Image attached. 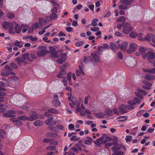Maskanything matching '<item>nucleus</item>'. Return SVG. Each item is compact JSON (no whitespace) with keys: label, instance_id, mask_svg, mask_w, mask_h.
Here are the masks:
<instances>
[{"label":"nucleus","instance_id":"4d7b16f0","mask_svg":"<svg viewBox=\"0 0 155 155\" xmlns=\"http://www.w3.org/2000/svg\"><path fill=\"white\" fill-rule=\"evenodd\" d=\"M91 97L90 96H88L85 97L84 100V104H87L88 101H89V99Z\"/></svg>","mask_w":155,"mask_h":155},{"label":"nucleus","instance_id":"e433bc0d","mask_svg":"<svg viewBox=\"0 0 155 155\" xmlns=\"http://www.w3.org/2000/svg\"><path fill=\"white\" fill-rule=\"evenodd\" d=\"M117 142V141H115L114 142H110L106 143L105 147L106 148H108L109 147L113 146V145H115V144Z\"/></svg>","mask_w":155,"mask_h":155},{"label":"nucleus","instance_id":"bb28decb","mask_svg":"<svg viewBox=\"0 0 155 155\" xmlns=\"http://www.w3.org/2000/svg\"><path fill=\"white\" fill-rule=\"evenodd\" d=\"M44 123V122L42 120H38L34 122V125L36 127H39L42 126Z\"/></svg>","mask_w":155,"mask_h":155},{"label":"nucleus","instance_id":"39448f33","mask_svg":"<svg viewBox=\"0 0 155 155\" xmlns=\"http://www.w3.org/2000/svg\"><path fill=\"white\" fill-rule=\"evenodd\" d=\"M123 32L125 34H129L133 29V28L130 24L124 23L123 24Z\"/></svg>","mask_w":155,"mask_h":155},{"label":"nucleus","instance_id":"13d9d810","mask_svg":"<svg viewBox=\"0 0 155 155\" xmlns=\"http://www.w3.org/2000/svg\"><path fill=\"white\" fill-rule=\"evenodd\" d=\"M56 147L54 146H49L47 147V150H55Z\"/></svg>","mask_w":155,"mask_h":155},{"label":"nucleus","instance_id":"2eb2a0df","mask_svg":"<svg viewBox=\"0 0 155 155\" xmlns=\"http://www.w3.org/2000/svg\"><path fill=\"white\" fill-rule=\"evenodd\" d=\"M13 23L11 22H4L3 23L2 26L3 28L7 29L9 28L10 29L11 28L13 27Z\"/></svg>","mask_w":155,"mask_h":155},{"label":"nucleus","instance_id":"5fc2aeb1","mask_svg":"<svg viewBox=\"0 0 155 155\" xmlns=\"http://www.w3.org/2000/svg\"><path fill=\"white\" fill-rule=\"evenodd\" d=\"M98 20L97 18H94L92 20L91 23V25L93 26H97V24L96 22Z\"/></svg>","mask_w":155,"mask_h":155},{"label":"nucleus","instance_id":"37998d69","mask_svg":"<svg viewBox=\"0 0 155 155\" xmlns=\"http://www.w3.org/2000/svg\"><path fill=\"white\" fill-rule=\"evenodd\" d=\"M5 91L4 88H2L0 87V96H4L5 95V94L4 92Z\"/></svg>","mask_w":155,"mask_h":155},{"label":"nucleus","instance_id":"9b49d317","mask_svg":"<svg viewBox=\"0 0 155 155\" xmlns=\"http://www.w3.org/2000/svg\"><path fill=\"white\" fill-rule=\"evenodd\" d=\"M54 117H51L50 119H48L45 121V123L47 125H56L57 123H58L56 121L53 120Z\"/></svg>","mask_w":155,"mask_h":155},{"label":"nucleus","instance_id":"ea45409f","mask_svg":"<svg viewBox=\"0 0 155 155\" xmlns=\"http://www.w3.org/2000/svg\"><path fill=\"white\" fill-rule=\"evenodd\" d=\"M39 23L42 26L46 23V21L43 18H41L39 20Z\"/></svg>","mask_w":155,"mask_h":155},{"label":"nucleus","instance_id":"bf43d9fd","mask_svg":"<svg viewBox=\"0 0 155 155\" xmlns=\"http://www.w3.org/2000/svg\"><path fill=\"white\" fill-rule=\"evenodd\" d=\"M90 30L94 32H97L99 30V28L98 27H95L94 28H90Z\"/></svg>","mask_w":155,"mask_h":155},{"label":"nucleus","instance_id":"6e6d98bb","mask_svg":"<svg viewBox=\"0 0 155 155\" xmlns=\"http://www.w3.org/2000/svg\"><path fill=\"white\" fill-rule=\"evenodd\" d=\"M137 36V34L134 31H132L130 33V36L132 38H134Z\"/></svg>","mask_w":155,"mask_h":155},{"label":"nucleus","instance_id":"412c9836","mask_svg":"<svg viewBox=\"0 0 155 155\" xmlns=\"http://www.w3.org/2000/svg\"><path fill=\"white\" fill-rule=\"evenodd\" d=\"M127 46L128 43L126 42H123L122 44L119 45V46L120 48L123 51H126Z\"/></svg>","mask_w":155,"mask_h":155},{"label":"nucleus","instance_id":"cd10ccee","mask_svg":"<svg viewBox=\"0 0 155 155\" xmlns=\"http://www.w3.org/2000/svg\"><path fill=\"white\" fill-rule=\"evenodd\" d=\"M91 56L93 59H94L96 61H100V57L97 55L96 53H93L91 54Z\"/></svg>","mask_w":155,"mask_h":155},{"label":"nucleus","instance_id":"72a5a7b5","mask_svg":"<svg viewBox=\"0 0 155 155\" xmlns=\"http://www.w3.org/2000/svg\"><path fill=\"white\" fill-rule=\"evenodd\" d=\"M127 116H120L116 118V120L118 119V121L123 122L127 120Z\"/></svg>","mask_w":155,"mask_h":155},{"label":"nucleus","instance_id":"0e129e2a","mask_svg":"<svg viewBox=\"0 0 155 155\" xmlns=\"http://www.w3.org/2000/svg\"><path fill=\"white\" fill-rule=\"evenodd\" d=\"M117 55L119 59L120 60L122 59H123L122 54V53H121V52H118L117 53Z\"/></svg>","mask_w":155,"mask_h":155},{"label":"nucleus","instance_id":"1a4fd4ad","mask_svg":"<svg viewBox=\"0 0 155 155\" xmlns=\"http://www.w3.org/2000/svg\"><path fill=\"white\" fill-rule=\"evenodd\" d=\"M126 109L133 110L134 109V107L133 106H130V105L126 106L124 105H120L119 108V110L120 111V112L122 113H126L125 110Z\"/></svg>","mask_w":155,"mask_h":155},{"label":"nucleus","instance_id":"aec40b11","mask_svg":"<svg viewBox=\"0 0 155 155\" xmlns=\"http://www.w3.org/2000/svg\"><path fill=\"white\" fill-rule=\"evenodd\" d=\"M122 147V145L120 144H118L117 142L115 144L114 146L112 148V150L114 152H115V151H117L120 148Z\"/></svg>","mask_w":155,"mask_h":155},{"label":"nucleus","instance_id":"79ce46f5","mask_svg":"<svg viewBox=\"0 0 155 155\" xmlns=\"http://www.w3.org/2000/svg\"><path fill=\"white\" fill-rule=\"evenodd\" d=\"M125 20L126 19L124 17L122 16L117 18V20H116V22H124Z\"/></svg>","mask_w":155,"mask_h":155},{"label":"nucleus","instance_id":"09e8293b","mask_svg":"<svg viewBox=\"0 0 155 155\" xmlns=\"http://www.w3.org/2000/svg\"><path fill=\"white\" fill-rule=\"evenodd\" d=\"M50 19L54 20L57 17V15L56 13H52V14L49 16Z\"/></svg>","mask_w":155,"mask_h":155},{"label":"nucleus","instance_id":"603ef678","mask_svg":"<svg viewBox=\"0 0 155 155\" xmlns=\"http://www.w3.org/2000/svg\"><path fill=\"white\" fill-rule=\"evenodd\" d=\"M142 34L141 33H140L137 34V36L138 38V39L140 41H144V38L142 37Z\"/></svg>","mask_w":155,"mask_h":155},{"label":"nucleus","instance_id":"3c124183","mask_svg":"<svg viewBox=\"0 0 155 155\" xmlns=\"http://www.w3.org/2000/svg\"><path fill=\"white\" fill-rule=\"evenodd\" d=\"M52 33L50 35V36L53 37L55 36L57 34V29H54L52 30Z\"/></svg>","mask_w":155,"mask_h":155},{"label":"nucleus","instance_id":"f704fd0d","mask_svg":"<svg viewBox=\"0 0 155 155\" xmlns=\"http://www.w3.org/2000/svg\"><path fill=\"white\" fill-rule=\"evenodd\" d=\"M128 6V5H125V4L120 3L118 5V8L121 10H124L127 8Z\"/></svg>","mask_w":155,"mask_h":155},{"label":"nucleus","instance_id":"a211bd4d","mask_svg":"<svg viewBox=\"0 0 155 155\" xmlns=\"http://www.w3.org/2000/svg\"><path fill=\"white\" fill-rule=\"evenodd\" d=\"M66 58V56L65 54H62L61 57L58 59V63L60 64H62L63 61H65Z\"/></svg>","mask_w":155,"mask_h":155},{"label":"nucleus","instance_id":"6e6552de","mask_svg":"<svg viewBox=\"0 0 155 155\" xmlns=\"http://www.w3.org/2000/svg\"><path fill=\"white\" fill-rule=\"evenodd\" d=\"M109 49V47L108 44H104L103 46H99L97 48V53L99 55L102 54V53L104 50H106Z\"/></svg>","mask_w":155,"mask_h":155},{"label":"nucleus","instance_id":"4468645a","mask_svg":"<svg viewBox=\"0 0 155 155\" xmlns=\"http://www.w3.org/2000/svg\"><path fill=\"white\" fill-rule=\"evenodd\" d=\"M50 53L51 57L57 58L58 57V51H55V48L53 47H50Z\"/></svg>","mask_w":155,"mask_h":155},{"label":"nucleus","instance_id":"0eeeda50","mask_svg":"<svg viewBox=\"0 0 155 155\" xmlns=\"http://www.w3.org/2000/svg\"><path fill=\"white\" fill-rule=\"evenodd\" d=\"M137 47V45L136 43H132L129 45L126 52L129 54L132 53L136 51Z\"/></svg>","mask_w":155,"mask_h":155},{"label":"nucleus","instance_id":"423d86ee","mask_svg":"<svg viewBox=\"0 0 155 155\" xmlns=\"http://www.w3.org/2000/svg\"><path fill=\"white\" fill-rule=\"evenodd\" d=\"M144 59H146L147 58L148 61L152 62L153 59L155 58V53L152 51H149L143 56Z\"/></svg>","mask_w":155,"mask_h":155},{"label":"nucleus","instance_id":"680f3d73","mask_svg":"<svg viewBox=\"0 0 155 155\" xmlns=\"http://www.w3.org/2000/svg\"><path fill=\"white\" fill-rule=\"evenodd\" d=\"M148 139V137H145L143 139H142L141 141V143L143 144L146 142V140Z\"/></svg>","mask_w":155,"mask_h":155},{"label":"nucleus","instance_id":"a18cd8bd","mask_svg":"<svg viewBox=\"0 0 155 155\" xmlns=\"http://www.w3.org/2000/svg\"><path fill=\"white\" fill-rule=\"evenodd\" d=\"M50 113L54 114H57L59 113L58 110L54 108H51L48 110Z\"/></svg>","mask_w":155,"mask_h":155},{"label":"nucleus","instance_id":"a878e982","mask_svg":"<svg viewBox=\"0 0 155 155\" xmlns=\"http://www.w3.org/2000/svg\"><path fill=\"white\" fill-rule=\"evenodd\" d=\"M131 1L128 0H120V3L123 4H125V5L129 6L131 4Z\"/></svg>","mask_w":155,"mask_h":155},{"label":"nucleus","instance_id":"e2e57ef3","mask_svg":"<svg viewBox=\"0 0 155 155\" xmlns=\"http://www.w3.org/2000/svg\"><path fill=\"white\" fill-rule=\"evenodd\" d=\"M78 140L77 136L74 135L71 137L70 140L72 141H76Z\"/></svg>","mask_w":155,"mask_h":155},{"label":"nucleus","instance_id":"393cba45","mask_svg":"<svg viewBox=\"0 0 155 155\" xmlns=\"http://www.w3.org/2000/svg\"><path fill=\"white\" fill-rule=\"evenodd\" d=\"M92 139L90 137H87V139L84 141V143L87 144L88 145H91L92 143Z\"/></svg>","mask_w":155,"mask_h":155},{"label":"nucleus","instance_id":"2f4dec72","mask_svg":"<svg viewBox=\"0 0 155 155\" xmlns=\"http://www.w3.org/2000/svg\"><path fill=\"white\" fill-rule=\"evenodd\" d=\"M110 48L114 52H115L118 49V47L116 44L113 43H111L110 45Z\"/></svg>","mask_w":155,"mask_h":155},{"label":"nucleus","instance_id":"c85d7f7f","mask_svg":"<svg viewBox=\"0 0 155 155\" xmlns=\"http://www.w3.org/2000/svg\"><path fill=\"white\" fill-rule=\"evenodd\" d=\"M16 98L18 100V102H20L21 101H23L25 99L24 96L21 94L17 95Z\"/></svg>","mask_w":155,"mask_h":155},{"label":"nucleus","instance_id":"58836bf2","mask_svg":"<svg viewBox=\"0 0 155 155\" xmlns=\"http://www.w3.org/2000/svg\"><path fill=\"white\" fill-rule=\"evenodd\" d=\"M52 103L56 107L59 106L61 104V102L59 100H54L52 101Z\"/></svg>","mask_w":155,"mask_h":155},{"label":"nucleus","instance_id":"052dcab7","mask_svg":"<svg viewBox=\"0 0 155 155\" xmlns=\"http://www.w3.org/2000/svg\"><path fill=\"white\" fill-rule=\"evenodd\" d=\"M114 153L112 154V155H122L123 153L122 151H115V152H114Z\"/></svg>","mask_w":155,"mask_h":155},{"label":"nucleus","instance_id":"f03ea898","mask_svg":"<svg viewBox=\"0 0 155 155\" xmlns=\"http://www.w3.org/2000/svg\"><path fill=\"white\" fill-rule=\"evenodd\" d=\"M48 52L46 47H45L40 46L38 48V51H37V55L39 57L45 56Z\"/></svg>","mask_w":155,"mask_h":155},{"label":"nucleus","instance_id":"a19ab883","mask_svg":"<svg viewBox=\"0 0 155 155\" xmlns=\"http://www.w3.org/2000/svg\"><path fill=\"white\" fill-rule=\"evenodd\" d=\"M17 119H19V120H22V121H25L26 120H28V117L26 116L23 115L21 116H19L17 118Z\"/></svg>","mask_w":155,"mask_h":155},{"label":"nucleus","instance_id":"ddd939ff","mask_svg":"<svg viewBox=\"0 0 155 155\" xmlns=\"http://www.w3.org/2000/svg\"><path fill=\"white\" fill-rule=\"evenodd\" d=\"M144 41L146 40L148 41H150L152 39L153 42L155 43V36L153 34H148L146 36L144 37Z\"/></svg>","mask_w":155,"mask_h":155},{"label":"nucleus","instance_id":"b1692460","mask_svg":"<svg viewBox=\"0 0 155 155\" xmlns=\"http://www.w3.org/2000/svg\"><path fill=\"white\" fill-rule=\"evenodd\" d=\"M66 73V71L64 70H62L60 73L57 75V77L58 78H65L66 77L64 75H65Z\"/></svg>","mask_w":155,"mask_h":155},{"label":"nucleus","instance_id":"7ed1b4c3","mask_svg":"<svg viewBox=\"0 0 155 155\" xmlns=\"http://www.w3.org/2000/svg\"><path fill=\"white\" fill-rule=\"evenodd\" d=\"M15 24V25L14 26V29L13 27L9 29V32L12 34H14L15 33L19 34L21 32V30L22 28L21 24L20 25L16 22Z\"/></svg>","mask_w":155,"mask_h":155},{"label":"nucleus","instance_id":"7c9ffc66","mask_svg":"<svg viewBox=\"0 0 155 155\" xmlns=\"http://www.w3.org/2000/svg\"><path fill=\"white\" fill-rule=\"evenodd\" d=\"M57 134L52 132H49L45 134V136L47 137H56Z\"/></svg>","mask_w":155,"mask_h":155},{"label":"nucleus","instance_id":"c9c22d12","mask_svg":"<svg viewBox=\"0 0 155 155\" xmlns=\"http://www.w3.org/2000/svg\"><path fill=\"white\" fill-rule=\"evenodd\" d=\"M24 104L23 103H21V105L20 106L21 109H23L24 110H27L29 108V106L28 104H24V103L23 102Z\"/></svg>","mask_w":155,"mask_h":155},{"label":"nucleus","instance_id":"864d4df0","mask_svg":"<svg viewBox=\"0 0 155 155\" xmlns=\"http://www.w3.org/2000/svg\"><path fill=\"white\" fill-rule=\"evenodd\" d=\"M84 43V41H78L75 44V45L76 47H80V46H82Z\"/></svg>","mask_w":155,"mask_h":155},{"label":"nucleus","instance_id":"338daca9","mask_svg":"<svg viewBox=\"0 0 155 155\" xmlns=\"http://www.w3.org/2000/svg\"><path fill=\"white\" fill-rule=\"evenodd\" d=\"M74 127V125L73 124H70L69 125L68 129L69 130H72Z\"/></svg>","mask_w":155,"mask_h":155},{"label":"nucleus","instance_id":"de8ad7c7","mask_svg":"<svg viewBox=\"0 0 155 155\" xmlns=\"http://www.w3.org/2000/svg\"><path fill=\"white\" fill-rule=\"evenodd\" d=\"M106 113L107 115H111L113 114V110L110 109L108 108L106 111Z\"/></svg>","mask_w":155,"mask_h":155},{"label":"nucleus","instance_id":"4be33fe9","mask_svg":"<svg viewBox=\"0 0 155 155\" xmlns=\"http://www.w3.org/2000/svg\"><path fill=\"white\" fill-rule=\"evenodd\" d=\"M104 138V137H101L100 138L97 139L96 141L94 142V143L97 146H101L102 143H103V140Z\"/></svg>","mask_w":155,"mask_h":155},{"label":"nucleus","instance_id":"f3484780","mask_svg":"<svg viewBox=\"0 0 155 155\" xmlns=\"http://www.w3.org/2000/svg\"><path fill=\"white\" fill-rule=\"evenodd\" d=\"M10 120L12 122L14 123L15 124L17 125L20 126L22 124V122L21 121H20V120L15 118L11 117L10 119Z\"/></svg>","mask_w":155,"mask_h":155},{"label":"nucleus","instance_id":"8fccbe9b","mask_svg":"<svg viewBox=\"0 0 155 155\" xmlns=\"http://www.w3.org/2000/svg\"><path fill=\"white\" fill-rule=\"evenodd\" d=\"M32 28H34L35 29L37 28H39V27H41L42 26H41L40 25V24L38 23H36L35 24H33L32 25Z\"/></svg>","mask_w":155,"mask_h":155},{"label":"nucleus","instance_id":"f257e3e1","mask_svg":"<svg viewBox=\"0 0 155 155\" xmlns=\"http://www.w3.org/2000/svg\"><path fill=\"white\" fill-rule=\"evenodd\" d=\"M68 100L71 101L70 103V106L71 108H75V111L78 113H80V115L82 116H84L85 114L89 115L91 114L90 111L87 109H85L84 112V110L85 108L83 104H81L79 101L75 97H73L71 98L70 97H68Z\"/></svg>","mask_w":155,"mask_h":155},{"label":"nucleus","instance_id":"c03bdc74","mask_svg":"<svg viewBox=\"0 0 155 155\" xmlns=\"http://www.w3.org/2000/svg\"><path fill=\"white\" fill-rule=\"evenodd\" d=\"M14 45L16 47H19V48H21L23 47V44L21 42L17 41L15 43Z\"/></svg>","mask_w":155,"mask_h":155},{"label":"nucleus","instance_id":"6ab92c4d","mask_svg":"<svg viewBox=\"0 0 155 155\" xmlns=\"http://www.w3.org/2000/svg\"><path fill=\"white\" fill-rule=\"evenodd\" d=\"M76 75L77 76H80V75L82 74L83 75H84V71H83V68L81 66H79V69H78L76 71Z\"/></svg>","mask_w":155,"mask_h":155},{"label":"nucleus","instance_id":"5701e85b","mask_svg":"<svg viewBox=\"0 0 155 155\" xmlns=\"http://www.w3.org/2000/svg\"><path fill=\"white\" fill-rule=\"evenodd\" d=\"M22 61L24 60H27L29 61H31V59L30 58V55L28 54H24L22 56Z\"/></svg>","mask_w":155,"mask_h":155},{"label":"nucleus","instance_id":"dca6fc26","mask_svg":"<svg viewBox=\"0 0 155 155\" xmlns=\"http://www.w3.org/2000/svg\"><path fill=\"white\" fill-rule=\"evenodd\" d=\"M147 51V48L146 47H141L138 49L139 53L137 52L136 54L137 55H142V56L145 55V53H146Z\"/></svg>","mask_w":155,"mask_h":155},{"label":"nucleus","instance_id":"4c0bfd02","mask_svg":"<svg viewBox=\"0 0 155 155\" xmlns=\"http://www.w3.org/2000/svg\"><path fill=\"white\" fill-rule=\"evenodd\" d=\"M27 38H29L30 40L32 41H35L37 40V38L35 37H33L32 36L23 37L24 39H26Z\"/></svg>","mask_w":155,"mask_h":155},{"label":"nucleus","instance_id":"69168bd1","mask_svg":"<svg viewBox=\"0 0 155 155\" xmlns=\"http://www.w3.org/2000/svg\"><path fill=\"white\" fill-rule=\"evenodd\" d=\"M30 55L31 57V59H32V60L33 59H35L37 58V56L34 53H31Z\"/></svg>","mask_w":155,"mask_h":155},{"label":"nucleus","instance_id":"c756f323","mask_svg":"<svg viewBox=\"0 0 155 155\" xmlns=\"http://www.w3.org/2000/svg\"><path fill=\"white\" fill-rule=\"evenodd\" d=\"M21 26H22L23 29L22 30V32L24 33L28 31L29 28V26L28 25L25 24H21Z\"/></svg>","mask_w":155,"mask_h":155},{"label":"nucleus","instance_id":"49530a36","mask_svg":"<svg viewBox=\"0 0 155 155\" xmlns=\"http://www.w3.org/2000/svg\"><path fill=\"white\" fill-rule=\"evenodd\" d=\"M7 16L9 19H12L14 18L15 15L14 13L8 12L7 14Z\"/></svg>","mask_w":155,"mask_h":155},{"label":"nucleus","instance_id":"9d476101","mask_svg":"<svg viewBox=\"0 0 155 155\" xmlns=\"http://www.w3.org/2000/svg\"><path fill=\"white\" fill-rule=\"evenodd\" d=\"M37 113L35 111H32L30 112L29 116L28 117V120L33 121L37 119Z\"/></svg>","mask_w":155,"mask_h":155},{"label":"nucleus","instance_id":"473e14b6","mask_svg":"<svg viewBox=\"0 0 155 155\" xmlns=\"http://www.w3.org/2000/svg\"><path fill=\"white\" fill-rule=\"evenodd\" d=\"M147 80H154L155 79V77L152 74H147L145 76Z\"/></svg>","mask_w":155,"mask_h":155},{"label":"nucleus","instance_id":"f8f14e48","mask_svg":"<svg viewBox=\"0 0 155 155\" xmlns=\"http://www.w3.org/2000/svg\"><path fill=\"white\" fill-rule=\"evenodd\" d=\"M140 102V100L139 98L136 97H134L133 100H130L128 101L127 103L129 104H130V106H132L139 104Z\"/></svg>","mask_w":155,"mask_h":155},{"label":"nucleus","instance_id":"774afa93","mask_svg":"<svg viewBox=\"0 0 155 155\" xmlns=\"http://www.w3.org/2000/svg\"><path fill=\"white\" fill-rule=\"evenodd\" d=\"M149 73L155 74V68L150 69V70L149 71Z\"/></svg>","mask_w":155,"mask_h":155},{"label":"nucleus","instance_id":"20e7f679","mask_svg":"<svg viewBox=\"0 0 155 155\" xmlns=\"http://www.w3.org/2000/svg\"><path fill=\"white\" fill-rule=\"evenodd\" d=\"M23 111L22 110H9L7 112L3 113V115L4 117H10L14 116L13 114H15L16 113L18 114H21L23 113Z\"/></svg>","mask_w":155,"mask_h":155}]
</instances>
